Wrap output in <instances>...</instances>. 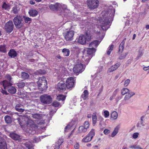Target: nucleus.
Returning a JSON list of instances; mask_svg holds the SVG:
<instances>
[{"mask_svg":"<svg viewBox=\"0 0 149 149\" xmlns=\"http://www.w3.org/2000/svg\"><path fill=\"white\" fill-rule=\"evenodd\" d=\"M115 12V9L113 8L109 9L108 10V13H110L109 17H110L107 18L105 16L101 17L97 21V23L98 25L100 26V31H97V34L99 35V38L102 40L104 38V33L102 32V30L105 31L107 30L109 28L110 26V21L113 17Z\"/></svg>","mask_w":149,"mask_h":149,"instance_id":"nucleus-1","label":"nucleus"},{"mask_svg":"<svg viewBox=\"0 0 149 149\" xmlns=\"http://www.w3.org/2000/svg\"><path fill=\"white\" fill-rule=\"evenodd\" d=\"M101 40L99 41L95 40L92 42L89 45V48L85 49L83 51V55L82 56L81 62L87 65L91 58L94 55L96 51L95 48L96 47L99 45Z\"/></svg>","mask_w":149,"mask_h":149,"instance_id":"nucleus-2","label":"nucleus"},{"mask_svg":"<svg viewBox=\"0 0 149 149\" xmlns=\"http://www.w3.org/2000/svg\"><path fill=\"white\" fill-rule=\"evenodd\" d=\"M18 123L22 127L26 123L27 124L28 127H30L31 128H35L37 127L36 124L33 120L31 119H28L25 116H20L17 118Z\"/></svg>","mask_w":149,"mask_h":149,"instance_id":"nucleus-3","label":"nucleus"},{"mask_svg":"<svg viewBox=\"0 0 149 149\" xmlns=\"http://www.w3.org/2000/svg\"><path fill=\"white\" fill-rule=\"evenodd\" d=\"M0 84L3 85L4 89H7L10 93L14 94L16 92V89L15 87L12 86V82H8L6 80H4L1 82Z\"/></svg>","mask_w":149,"mask_h":149,"instance_id":"nucleus-4","label":"nucleus"},{"mask_svg":"<svg viewBox=\"0 0 149 149\" xmlns=\"http://www.w3.org/2000/svg\"><path fill=\"white\" fill-rule=\"evenodd\" d=\"M37 83L39 89L41 91H43L47 88V81L44 77H40Z\"/></svg>","mask_w":149,"mask_h":149,"instance_id":"nucleus-5","label":"nucleus"},{"mask_svg":"<svg viewBox=\"0 0 149 149\" xmlns=\"http://www.w3.org/2000/svg\"><path fill=\"white\" fill-rule=\"evenodd\" d=\"M41 102L44 104H47L51 103L52 101L51 96L47 94H43L40 97Z\"/></svg>","mask_w":149,"mask_h":149,"instance_id":"nucleus-6","label":"nucleus"},{"mask_svg":"<svg viewBox=\"0 0 149 149\" xmlns=\"http://www.w3.org/2000/svg\"><path fill=\"white\" fill-rule=\"evenodd\" d=\"M67 6L63 4H62L59 3V9H62V12L61 13V14L64 15L66 17H68L70 19H71V18L70 17L71 16L70 15V13L69 10L67 9Z\"/></svg>","mask_w":149,"mask_h":149,"instance_id":"nucleus-7","label":"nucleus"},{"mask_svg":"<svg viewBox=\"0 0 149 149\" xmlns=\"http://www.w3.org/2000/svg\"><path fill=\"white\" fill-rule=\"evenodd\" d=\"M84 69L85 68L83 66V64L81 62H79L78 61L74 65L73 70L74 72L77 74L82 72Z\"/></svg>","mask_w":149,"mask_h":149,"instance_id":"nucleus-8","label":"nucleus"},{"mask_svg":"<svg viewBox=\"0 0 149 149\" xmlns=\"http://www.w3.org/2000/svg\"><path fill=\"white\" fill-rule=\"evenodd\" d=\"M95 135L94 130L92 129L87 135L82 139V141L86 143L91 141Z\"/></svg>","mask_w":149,"mask_h":149,"instance_id":"nucleus-9","label":"nucleus"},{"mask_svg":"<svg viewBox=\"0 0 149 149\" xmlns=\"http://www.w3.org/2000/svg\"><path fill=\"white\" fill-rule=\"evenodd\" d=\"M74 31L70 29L68 31L63 33V36L65 40L67 41H70L73 39V36L74 35Z\"/></svg>","mask_w":149,"mask_h":149,"instance_id":"nucleus-10","label":"nucleus"},{"mask_svg":"<svg viewBox=\"0 0 149 149\" xmlns=\"http://www.w3.org/2000/svg\"><path fill=\"white\" fill-rule=\"evenodd\" d=\"M87 5L91 9H94L98 7L99 1L98 0H88Z\"/></svg>","mask_w":149,"mask_h":149,"instance_id":"nucleus-11","label":"nucleus"},{"mask_svg":"<svg viewBox=\"0 0 149 149\" xmlns=\"http://www.w3.org/2000/svg\"><path fill=\"white\" fill-rule=\"evenodd\" d=\"M91 38L90 36H89L87 33H86V36L83 35L80 36L77 41L78 43L82 45H84L86 43V40L88 41L90 40Z\"/></svg>","mask_w":149,"mask_h":149,"instance_id":"nucleus-12","label":"nucleus"},{"mask_svg":"<svg viewBox=\"0 0 149 149\" xmlns=\"http://www.w3.org/2000/svg\"><path fill=\"white\" fill-rule=\"evenodd\" d=\"M13 22L16 27L17 29L21 28L23 25V24L22 22V19L21 17L17 15L13 19Z\"/></svg>","mask_w":149,"mask_h":149,"instance_id":"nucleus-13","label":"nucleus"},{"mask_svg":"<svg viewBox=\"0 0 149 149\" xmlns=\"http://www.w3.org/2000/svg\"><path fill=\"white\" fill-rule=\"evenodd\" d=\"M75 79L74 78L70 77L66 80V86L68 89H70L74 87Z\"/></svg>","mask_w":149,"mask_h":149,"instance_id":"nucleus-14","label":"nucleus"},{"mask_svg":"<svg viewBox=\"0 0 149 149\" xmlns=\"http://www.w3.org/2000/svg\"><path fill=\"white\" fill-rule=\"evenodd\" d=\"M13 24L12 21H9L5 25V29L7 32L10 33L13 30Z\"/></svg>","mask_w":149,"mask_h":149,"instance_id":"nucleus-15","label":"nucleus"},{"mask_svg":"<svg viewBox=\"0 0 149 149\" xmlns=\"http://www.w3.org/2000/svg\"><path fill=\"white\" fill-rule=\"evenodd\" d=\"M64 140L62 138L59 139L55 144H53L50 148L51 149H59L60 146L63 142Z\"/></svg>","mask_w":149,"mask_h":149,"instance_id":"nucleus-16","label":"nucleus"},{"mask_svg":"<svg viewBox=\"0 0 149 149\" xmlns=\"http://www.w3.org/2000/svg\"><path fill=\"white\" fill-rule=\"evenodd\" d=\"M57 86L59 91H64L67 88L66 84L63 81H60L58 84Z\"/></svg>","mask_w":149,"mask_h":149,"instance_id":"nucleus-17","label":"nucleus"},{"mask_svg":"<svg viewBox=\"0 0 149 149\" xmlns=\"http://www.w3.org/2000/svg\"><path fill=\"white\" fill-rule=\"evenodd\" d=\"M0 149H7V147L5 140L0 136Z\"/></svg>","mask_w":149,"mask_h":149,"instance_id":"nucleus-18","label":"nucleus"},{"mask_svg":"<svg viewBox=\"0 0 149 149\" xmlns=\"http://www.w3.org/2000/svg\"><path fill=\"white\" fill-rule=\"evenodd\" d=\"M120 63H116L115 65H112L109 68L108 70V72H111L115 71L120 66Z\"/></svg>","mask_w":149,"mask_h":149,"instance_id":"nucleus-19","label":"nucleus"},{"mask_svg":"<svg viewBox=\"0 0 149 149\" xmlns=\"http://www.w3.org/2000/svg\"><path fill=\"white\" fill-rule=\"evenodd\" d=\"M9 136L15 140L18 141L21 139L20 136L19 135L13 132L10 133Z\"/></svg>","mask_w":149,"mask_h":149,"instance_id":"nucleus-20","label":"nucleus"},{"mask_svg":"<svg viewBox=\"0 0 149 149\" xmlns=\"http://www.w3.org/2000/svg\"><path fill=\"white\" fill-rule=\"evenodd\" d=\"M38 13V12L36 9L31 8L29 10V14L30 16L34 17L36 16Z\"/></svg>","mask_w":149,"mask_h":149,"instance_id":"nucleus-21","label":"nucleus"},{"mask_svg":"<svg viewBox=\"0 0 149 149\" xmlns=\"http://www.w3.org/2000/svg\"><path fill=\"white\" fill-rule=\"evenodd\" d=\"M15 108L16 111L19 112H23L24 111L23 105L20 104H17Z\"/></svg>","mask_w":149,"mask_h":149,"instance_id":"nucleus-22","label":"nucleus"},{"mask_svg":"<svg viewBox=\"0 0 149 149\" xmlns=\"http://www.w3.org/2000/svg\"><path fill=\"white\" fill-rule=\"evenodd\" d=\"M98 119L100 120V122L99 123L100 129L101 130H102L104 129V128L105 127V125L104 124L103 121L104 119L101 116L99 117Z\"/></svg>","mask_w":149,"mask_h":149,"instance_id":"nucleus-23","label":"nucleus"},{"mask_svg":"<svg viewBox=\"0 0 149 149\" xmlns=\"http://www.w3.org/2000/svg\"><path fill=\"white\" fill-rule=\"evenodd\" d=\"M8 54L11 58H14L17 56V54L14 49H11L8 52Z\"/></svg>","mask_w":149,"mask_h":149,"instance_id":"nucleus-24","label":"nucleus"},{"mask_svg":"<svg viewBox=\"0 0 149 149\" xmlns=\"http://www.w3.org/2000/svg\"><path fill=\"white\" fill-rule=\"evenodd\" d=\"M59 3H56L55 4H51L49 5V8L52 10L55 11L57 10H59Z\"/></svg>","mask_w":149,"mask_h":149,"instance_id":"nucleus-25","label":"nucleus"},{"mask_svg":"<svg viewBox=\"0 0 149 149\" xmlns=\"http://www.w3.org/2000/svg\"><path fill=\"white\" fill-rule=\"evenodd\" d=\"M88 92L87 90H85L81 96V98L85 100L88 97Z\"/></svg>","mask_w":149,"mask_h":149,"instance_id":"nucleus-26","label":"nucleus"},{"mask_svg":"<svg viewBox=\"0 0 149 149\" xmlns=\"http://www.w3.org/2000/svg\"><path fill=\"white\" fill-rule=\"evenodd\" d=\"M96 114V113L95 112L93 113L92 116V122L93 125H95L97 123V117Z\"/></svg>","mask_w":149,"mask_h":149,"instance_id":"nucleus-27","label":"nucleus"},{"mask_svg":"<svg viewBox=\"0 0 149 149\" xmlns=\"http://www.w3.org/2000/svg\"><path fill=\"white\" fill-rule=\"evenodd\" d=\"M24 145L29 149H32L33 148V145L31 142H27L24 143Z\"/></svg>","mask_w":149,"mask_h":149,"instance_id":"nucleus-28","label":"nucleus"},{"mask_svg":"<svg viewBox=\"0 0 149 149\" xmlns=\"http://www.w3.org/2000/svg\"><path fill=\"white\" fill-rule=\"evenodd\" d=\"M29 77V74L27 73L22 72L21 74V78L24 79H28Z\"/></svg>","mask_w":149,"mask_h":149,"instance_id":"nucleus-29","label":"nucleus"},{"mask_svg":"<svg viewBox=\"0 0 149 149\" xmlns=\"http://www.w3.org/2000/svg\"><path fill=\"white\" fill-rule=\"evenodd\" d=\"M2 8L3 9L9 10L10 8V6L9 4H7L6 2H4L2 6Z\"/></svg>","mask_w":149,"mask_h":149,"instance_id":"nucleus-30","label":"nucleus"},{"mask_svg":"<svg viewBox=\"0 0 149 149\" xmlns=\"http://www.w3.org/2000/svg\"><path fill=\"white\" fill-rule=\"evenodd\" d=\"M31 117L37 120H40L42 118L41 115L38 113H35L31 115Z\"/></svg>","mask_w":149,"mask_h":149,"instance_id":"nucleus-31","label":"nucleus"},{"mask_svg":"<svg viewBox=\"0 0 149 149\" xmlns=\"http://www.w3.org/2000/svg\"><path fill=\"white\" fill-rule=\"evenodd\" d=\"M125 39L123 40L120 43L119 46V51L120 52V51H123L124 49V44L125 42Z\"/></svg>","mask_w":149,"mask_h":149,"instance_id":"nucleus-32","label":"nucleus"},{"mask_svg":"<svg viewBox=\"0 0 149 149\" xmlns=\"http://www.w3.org/2000/svg\"><path fill=\"white\" fill-rule=\"evenodd\" d=\"M62 52L63 53V55L65 56H68L70 54V50L68 49L64 48L62 50Z\"/></svg>","mask_w":149,"mask_h":149,"instance_id":"nucleus-33","label":"nucleus"},{"mask_svg":"<svg viewBox=\"0 0 149 149\" xmlns=\"http://www.w3.org/2000/svg\"><path fill=\"white\" fill-rule=\"evenodd\" d=\"M79 131L80 133H85L87 131V129L83 126H81L79 127Z\"/></svg>","mask_w":149,"mask_h":149,"instance_id":"nucleus-34","label":"nucleus"},{"mask_svg":"<svg viewBox=\"0 0 149 149\" xmlns=\"http://www.w3.org/2000/svg\"><path fill=\"white\" fill-rule=\"evenodd\" d=\"M66 97V96L63 95H59L57 96L56 99L58 100H64Z\"/></svg>","mask_w":149,"mask_h":149,"instance_id":"nucleus-35","label":"nucleus"},{"mask_svg":"<svg viewBox=\"0 0 149 149\" xmlns=\"http://www.w3.org/2000/svg\"><path fill=\"white\" fill-rule=\"evenodd\" d=\"M19 10V8L17 6H15L12 9L11 12L14 14H17Z\"/></svg>","mask_w":149,"mask_h":149,"instance_id":"nucleus-36","label":"nucleus"},{"mask_svg":"<svg viewBox=\"0 0 149 149\" xmlns=\"http://www.w3.org/2000/svg\"><path fill=\"white\" fill-rule=\"evenodd\" d=\"M111 116L112 118L115 120L117 118L118 114L116 112L113 111L111 113Z\"/></svg>","mask_w":149,"mask_h":149,"instance_id":"nucleus-37","label":"nucleus"},{"mask_svg":"<svg viewBox=\"0 0 149 149\" xmlns=\"http://www.w3.org/2000/svg\"><path fill=\"white\" fill-rule=\"evenodd\" d=\"M129 90L127 88H123L121 90V93L122 95H124L129 92Z\"/></svg>","mask_w":149,"mask_h":149,"instance_id":"nucleus-38","label":"nucleus"},{"mask_svg":"<svg viewBox=\"0 0 149 149\" xmlns=\"http://www.w3.org/2000/svg\"><path fill=\"white\" fill-rule=\"evenodd\" d=\"M118 127H116L111 134V136L112 137H114L118 132Z\"/></svg>","mask_w":149,"mask_h":149,"instance_id":"nucleus-39","label":"nucleus"},{"mask_svg":"<svg viewBox=\"0 0 149 149\" xmlns=\"http://www.w3.org/2000/svg\"><path fill=\"white\" fill-rule=\"evenodd\" d=\"M0 52L5 53L6 52L5 46L3 45H0Z\"/></svg>","mask_w":149,"mask_h":149,"instance_id":"nucleus-40","label":"nucleus"},{"mask_svg":"<svg viewBox=\"0 0 149 149\" xmlns=\"http://www.w3.org/2000/svg\"><path fill=\"white\" fill-rule=\"evenodd\" d=\"M129 148L134 149H140L141 147L139 145L134 144L130 146Z\"/></svg>","mask_w":149,"mask_h":149,"instance_id":"nucleus-41","label":"nucleus"},{"mask_svg":"<svg viewBox=\"0 0 149 149\" xmlns=\"http://www.w3.org/2000/svg\"><path fill=\"white\" fill-rule=\"evenodd\" d=\"M5 121L6 123H9L12 122V120L10 117L8 116H6L4 117Z\"/></svg>","mask_w":149,"mask_h":149,"instance_id":"nucleus-42","label":"nucleus"},{"mask_svg":"<svg viewBox=\"0 0 149 149\" xmlns=\"http://www.w3.org/2000/svg\"><path fill=\"white\" fill-rule=\"evenodd\" d=\"M23 17L24 19V21L26 23H28V22L30 23L31 21V19L29 17L23 16Z\"/></svg>","mask_w":149,"mask_h":149,"instance_id":"nucleus-43","label":"nucleus"},{"mask_svg":"<svg viewBox=\"0 0 149 149\" xmlns=\"http://www.w3.org/2000/svg\"><path fill=\"white\" fill-rule=\"evenodd\" d=\"M113 48V45H111L108 48V51L107 54L108 55H109L111 54V51H112Z\"/></svg>","mask_w":149,"mask_h":149,"instance_id":"nucleus-44","label":"nucleus"},{"mask_svg":"<svg viewBox=\"0 0 149 149\" xmlns=\"http://www.w3.org/2000/svg\"><path fill=\"white\" fill-rule=\"evenodd\" d=\"M102 114L105 118H108L109 116V112L107 110H103Z\"/></svg>","mask_w":149,"mask_h":149,"instance_id":"nucleus-45","label":"nucleus"},{"mask_svg":"<svg viewBox=\"0 0 149 149\" xmlns=\"http://www.w3.org/2000/svg\"><path fill=\"white\" fill-rule=\"evenodd\" d=\"M52 105L55 107H60L61 105H60V103L57 101H54L52 104Z\"/></svg>","mask_w":149,"mask_h":149,"instance_id":"nucleus-46","label":"nucleus"},{"mask_svg":"<svg viewBox=\"0 0 149 149\" xmlns=\"http://www.w3.org/2000/svg\"><path fill=\"white\" fill-rule=\"evenodd\" d=\"M72 126V125L68 124L65 128L64 130L65 132H67L69 131L70 130Z\"/></svg>","mask_w":149,"mask_h":149,"instance_id":"nucleus-47","label":"nucleus"},{"mask_svg":"<svg viewBox=\"0 0 149 149\" xmlns=\"http://www.w3.org/2000/svg\"><path fill=\"white\" fill-rule=\"evenodd\" d=\"M17 86L19 88H22L24 86H25V83L22 81H20L17 83Z\"/></svg>","mask_w":149,"mask_h":149,"instance_id":"nucleus-48","label":"nucleus"},{"mask_svg":"<svg viewBox=\"0 0 149 149\" xmlns=\"http://www.w3.org/2000/svg\"><path fill=\"white\" fill-rule=\"evenodd\" d=\"M45 73L44 70H40L36 72L35 73L37 75H39V74H44Z\"/></svg>","mask_w":149,"mask_h":149,"instance_id":"nucleus-49","label":"nucleus"},{"mask_svg":"<svg viewBox=\"0 0 149 149\" xmlns=\"http://www.w3.org/2000/svg\"><path fill=\"white\" fill-rule=\"evenodd\" d=\"M128 54V52H127L124 54H121L119 56V59H122L124 58Z\"/></svg>","mask_w":149,"mask_h":149,"instance_id":"nucleus-50","label":"nucleus"},{"mask_svg":"<svg viewBox=\"0 0 149 149\" xmlns=\"http://www.w3.org/2000/svg\"><path fill=\"white\" fill-rule=\"evenodd\" d=\"M143 53L142 51L141 50H139V53L137 57L136 58V60L139 59L143 55Z\"/></svg>","mask_w":149,"mask_h":149,"instance_id":"nucleus-51","label":"nucleus"},{"mask_svg":"<svg viewBox=\"0 0 149 149\" xmlns=\"http://www.w3.org/2000/svg\"><path fill=\"white\" fill-rule=\"evenodd\" d=\"M102 69L103 67L102 66H100L98 68L97 70V73L95 74L94 75L95 77H97V76H98L99 73L102 70Z\"/></svg>","mask_w":149,"mask_h":149,"instance_id":"nucleus-52","label":"nucleus"},{"mask_svg":"<svg viewBox=\"0 0 149 149\" xmlns=\"http://www.w3.org/2000/svg\"><path fill=\"white\" fill-rule=\"evenodd\" d=\"M141 10H143V11L141 12V14L143 15H145L147 13L146 9L145 7L142 6L141 8Z\"/></svg>","mask_w":149,"mask_h":149,"instance_id":"nucleus-53","label":"nucleus"},{"mask_svg":"<svg viewBox=\"0 0 149 149\" xmlns=\"http://www.w3.org/2000/svg\"><path fill=\"white\" fill-rule=\"evenodd\" d=\"M83 126L88 129L89 126V124L88 122L85 121L84 123Z\"/></svg>","mask_w":149,"mask_h":149,"instance_id":"nucleus-54","label":"nucleus"},{"mask_svg":"<svg viewBox=\"0 0 149 149\" xmlns=\"http://www.w3.org/2000/svg\"><path fill=\"white\" fill-rule=\"evenodd\" d=\"M130 80L129 79H127L125 80L124 82V86L125 87L127 86L130 83Z\"/></svg>","mask_w":149,"mask_h":149,"instance_id":"nucleus-55","label":"nucleus"},{"mask_svg":"<svg viewBox=\"0 0 149 149\" xmlns=\"http://www.w3.org/2000/svg\"><path fill=\"white\" fill-rule=\"evenodd\" d=\"M40 141V139L39 137L35 138L33 139V142L35 143H38Z\"/></svg>","mask_w":149,"mask_h":149,"instance_id":"nucleus-56","label":"nucleus"},{"mask_svg":"<svg viewBox=\"0 0 149 149\" xmlns=\"http://www.w3.org/2000/svg\"><path fill=\"white\" fill-rule=\"evenodd\" d=\"M139 135V133L138 132H135L132 135V138L134 139H136L137 138Z\"/></svg>","mask_w":149,"mask_h":149,"instance_id":"nucleus-57","label":"nucleus"},{"mask_svg":"<svg viewBox=\"0 0 149 149\" xmlns=\"http://www.w3.org/2000/svg\"><path fill=\"white\" fill-rule=\"evenodd\" d=\"M131 97V96L128 93L124 97V100L126 101L129 100Z\"/></svg>","mask_w":149,"mask_h":149,"instance_id":"nucleus-58","label":"nucleus"},{"mask_svg":"<svg viewBox=\"0 0 149 149\" xmlns=\"http://www.w3.org/2000/svg\"><path fill=\"white\" fill-rule=\"evenodd\" d=\"M6 78L9 80V81H8V82H12L11 80L12 79V77L10 76L9 74H7L6 76Z\"/></svg>","mask_w":149,"mask_h":149,"instance_id":"nucleus-59","label":"nucleus"},{"mask_svg":"<svg viewBox=\"0 0 149 149\" xmlns=\"http://www.w3.org/2000/svg\"><path fill=\"white\" fill-rule=\"evenodd\" d=\"M1 92L3 94L6 95H8V93H7L5 89L3 90V89H2L1 91Z\"/></svg>","mask_w":149,"mask_h":149,"instance_id":"nucleus-60","label":"nucleus"},{"mask_svg":"<svg viewBox=\"0 0 149 149\" xmlns=\"http://www.w3.org/2000/svg\"><path fill=\"white\" fill-rule=\"evenodd\" d=\"M110 132L109 130L105 129L104 131V133L106 135H107L109 134Z\"/></svg>","mask_w":149,"mask_h":149,"instance_id":"nucleus-61","label":"nucleus"},{"mask_svg":"<svg viewBox=\"0 0 149 149\" xmlns=\"http://www.w3.org/2000/svg\"><path fill=\"white\" fill-rule=\"evenodd\" d=\"M79 146V144L78 143H76L74 144V148L75 149H78Z\"/></svg>","mask_w":149,"mask_h":149,"instance_id":"nucleus-62","label":"nucleus"},{"mask_svg":"<svg viewBox=\"0 0 149 149\" xmlns=\"http://www.w3.org/2000/svg\"><path fill=\"white\" fill-rule=\"evenodd\" d=\"M119 91V90L118 88L116 89L113 92V95L116 96Z\"/></svg>","mask_w":149,"mask_h":149,"instance_id":"nucleus-63","label":"nucleus"},{"mask_svg":"<svg viewBox=\"0 0 149 149\" xmlns=\"http://www.w3.org/2000/svg\"><path fill=\"white\" fill-rule=\"evenodd\" d=\"M56 111H57V109H55V111H54V110L50 111V115L52 116L53 115V114L54 113H55Z\"/></svg>","mask_w":149,"mask_h":149,"instance_id":"nucleus-64","label":"nucleus"}]
</instances>
